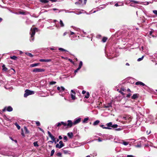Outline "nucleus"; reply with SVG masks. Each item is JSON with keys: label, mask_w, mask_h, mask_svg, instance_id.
<instances>
[{"label": "nucleus", "mask_w": 157, "mask_h": 157, "mask_svg": "<svg viewBox=\"0 0 157 157\" xmlns=\"http://www.w3.org/2000/svg\"><path fill=\"white\" fill-rule=\"evenodd\" d=\"M19 13L20 14L25 15V12H19Z\"/></svg>", "instance_id": "obj_47"}, {"label": "nucleus", "mask_w": 157, "mask_h": 157, "mask_svg": "<svg viewBox=\"0 0 157 157\" xmlns=\"http://www.w3.org/2000/svg\"><path fill=\"white\" fill-rule=\"evenodd\" d=\"M25 54L31 57H32L33 56V55L31 53L29 52H26L25 53Z\"/></svg>", "instance_id": "obj_30"}, {"label": "nucleus", "mask_w": 157, "mask_h": 157, "mask_svg": "<svg viewBox=\"0 0 157 157\" xmlns=\"http://www.w3.org/2000/svg\"><path fill=\"white\" fill-rule=\"evenodd\" d=\"M74 29L75 30H76L77 31H78L79 30V29H78V28H75V29Z\"/></svg>", "instance_id": "obj_64"}, {"label": "nucleus", "mask_w": 157, "mask_h": 157, "mask_svg": "<svg viewBox=\"0 0 157 157\" xmlns=\"http://www.w3.org/2000/svg\"><path fill=\"white\" fill-rule=\"evenodd\" d=\"M131 94H127L126 97L127 98H129L130 97V96H131Z\"/></svg>", "instance_id": "obj_53"}, {"label": "nucleus", "mask_w": 157, "mask_h": 157, "mask_svg": "<svg viewBox=\"0 0 157 157\" xmlns=\"http://www.w3.org/2000/svg\"><path fill=\"white\" fill-rule=\"evenodd\" d=\"M84 12H86L83 10H81L79 12H78L76 14H80L81 13H84Z\"/></svg>", "instance_id": "obj_36"}, {"label": "nucleus", "mask_w": 157, "mask_h": 157, "mask_svg": "<svg viewBox=\"0 0 157 157\" xmlns=\"http://www.w3.org/2000/svg\"><path fill=\"white\" fill-rule=\"evenodd\" d=\"M103 7H100L98 8H97V10H96L94 11L93 12V13H94L96 12L97 11H98L99 10H101V9H103Z\"/></svg>", "instance_id": "obj_23"}, {"label": "nucleus", "mask_w": 157, "mask_h": 157, "mask_svg": "<svg viewBox=\"0 0 157 157\" xmlns=\"http://www.w3.org/2000/svg\"><path fill=\"white\" fill-rule=\"evenodd\" d=\"M62 125H63L64 126H66L67 125V123L61 121L60 122L58 123L56 125L57 127H59Z\"/></svg>", "instance_id": "obj_12"}, {"label": "nucleus", "mask_w": 157, "mask_h": 157, "mask_svg": "<svg viewBox=\"0 0 157 157\" xmlns=\"http://www.w3.org/2000/svg\"><path fill=\"white\" fill-rule=\"evenodd\" d=\"M34 146L35 147H38L39 146V145H38L37 144V141H35L33 143Z\"/></svg>", "instance_id": "obj_35"}, {"label": "nucleus", "mask_w": 157, "mask_h": 157, "mask_svg": "<svg viewBox=\"0 0 157 157\" xmlns=\"http://www.w3.org/2000/svg\"><path fill=\"white\" fill-rule=\"evenodd\" d=\"M126 66H129V64L128 63H126L125 64Z\"/></svg>", "instance_id": "obj_63"}, {"label": "nucleus", "mask_w": 157, "mask_h": 157, "mask_svg": "<svg viewBox=\"0 0 157 157\" xmlns=\"http://www.w3.org/2000/svg\"><path fill=\"white\" fill-rule=\"evenodd\" d=\"M135 84L137 85H140L142 86H145L147 87V86L146 85H145L144 83L140 81H138L136 82V83Z\"/></svg>", "instance_id": "obj_13"}, {"label": "nucleus", "mask_w": 157, "mask_h": 157, "mask_svg": "<svg viewBox=\"0 0 157 157\" xmlns=\"http://www.w3.org/2000/svg\"><path fill=\"white\" fill-rule=\"evenodd\" d=\"M39 61L41 62H49L51 61V59H39Z\"/></svg>", "instance_id": "obj_15"}, {"label": "nucleus", "mask_w": 157, "mask_h": 157, "mask_svg": "<svg viewBox=\"0 0 157 157\" xmlns=\"http://www.w3.org/2000/svg\"><path fill=\"white\" fill-rule=\"evenodd\" d=\"M86 95L85 96L84 98L87 99L90 96V94L89 92H87L86 93Z\"/></svg>", "instance_id": "obj_22"}, {"label": "nucleus", "mask_w": 157, "mask_h": 157, "mask_svg": "<svg viewBox=\"0 0 157 157\" xmlns=\"http://www.w3.org/2000/svg\"><path fill=\"white\" fill-rule=\"evenodd\" d=\"M67 34V32H65L63 34V36H65V35H66Z\"/></svg>", "instance_id": "obj_61"}, {"label": "nucleus", "mask_w": 157, "mask_h": 157, "mask_svg": "<svg viewBox=\"0 0 157 157\" xmlns=\"http://www.w3.org/2000/svg\"><path fill=\"white\" fill-rule=\"evenodd\" d=\"M36 124L37 126H40V122L38 121H36Z\"/></svg>", "instance_id": "obj_39"}, {"label": "nucleus", "mask_w": 157, "mask_h": 157, "mask_svg": "<svg viewBox=\"0 0 157 157\" xmlns=\"http://www.w3.org/2000/svg\"><path fill=\"white\" fill-rule=\"evenodd\" d=\"M131 2H132L135 3H139V2H137V1H134V0H131Z\"/></svg>", "instance_id": "obj_48"}, {"label": "nucleus", "mask_w": 157, "mask_h": 157, "mask_svg": "<svg viewBox=\"0 0 157 157\" xmlns=\"http://www.w3.org/2000/svg\"><path fill=\"white\" fill-rule=\"evenodd\" d=\"M117 143L121 144L125 146L129 144L128 142H125L124 141V140H123L119 141L117 142Z\"/></svg>", "instance_id": "obj_11"}, {"label": "nucleus", "mask_w": 157, "mask_h": 157, "mask_svg": "<svg viewBox=\"0 0 157 157\" xmlns=\"http://www.w3.org/2000/svg\"><path fill=\"white\" fill-rule=\"evenodd\" d=\"M38 128L40 130L42 131L43 133H44V131L40 127H38Z\"/></svg>", "instance_id": "obj_49"}, {"label": "nucleus", "mask_w": 157, "mask_h": 157, "mask_svg": "<svg viewBox=\"0 0 157 157\" xmlns=\"http://www.w3.org/2000/svg\"><path fill=\"white\" fill-rule=\"evenodd\" d=\"M38 29L36 28H35L33 29L32 28L31 29L30 31V34L31 35V37L30 38V41L32 42L34 40V36L35 35L36 31H37Z\"/></svg>", "instance_id": "obj_2"}, {"label": "nucleus", "mask_w": 157, "mask_h": 157, "mask_svg": "<svg viewBox=\"0 0 157 157\" xmlns=\"http://www.w3.org/2000/svg\"><path fill=\"white\" fill-rule=\"evenodd\" d=\"M86 91L83 90L82 91V93L83 94H85V93H86Z\"/></svg>", "instance_id": "obj_52"}, {"label": "nucleus", "mask_w": 157, "mask_h": 157, "mask_svg": "<svg viewBox=\"0 0 157 157\" xmlns=\"http://www.w3.org/2000/svg\"><path fill=\"white\" fill-rule=\"evenodd\" d=\"M56 155L58 156L61 157L62 154L60 152H58L56 154Z\"/></svg>", "instance_id": "obj_40"}, {"label": "nucleus", "mask_w": 157, "mask_h": 157, "mask_svg": "<svg viewBox=\"0 0 157 157\" xmlns=\"http://www.w3.org/2000/svg\"><path fill=\"white\" fill-rule=\"evenodd\" d=\"M48 142H51L52 143H53V142H55V143H56V142L53 141V140H52V141H48Z\"/></svg>", "instance_id": "obj_58"}, {"label": "nucleus", "mask_w": 157, "mask_h": 157, "mask_svg": "<svg viewBox=\"0 0 157 157\" xmlns=\"http://www.w3.org/2000/svg\"><path fill=\"white\" fill-rule=\"evenodd\" d=\"M59 50L60 51H65V52H67V51L63 48H59Z\"/></svg>", "instance_id": "obj_38"}, {"label": "nucleus", "mask_w": 157, "mask_h": 157, "mask_svg": "<svg viewBox=\"0 0 157 157\" xmlns=\"http://www.w3.org/2000/svg\"><path fill=\"white\" fill-rule=\"evenodd\" d=\"M59 24L61 27H63L64 26V24L63 23V21L61 20H60Z\"/></svg>", "instance_id": "obj_32"}, {"label": "nucleus", "mask_w": 157, "mask_h": 157, "mask_svg": "<svg viewBox=\"0 0 157 157\" xmlns=\"http://www.w3.org/2000/svg\"><path fill=\"white\" fill-rule=\"evenodd\" d=\"M15 125L17 127V128L18 130H19L20 128V126L17 124V122H16L14 123Z\"/></svg>", "instance_id": "obj_28"}, {"label": "nucleus", "mask_w": 157, "mask_h": 157, "mask_svg": "<svg viewBox=\"0 0 157 157\" xmlns=\"http://www.w3.org/2000/svg\"><path fill=\"white\" fill-rule=\"evenodd\" d=\"M62 139V137L61 136H59V139L60 140H61V139Z\"/></svg>", "instance_id": "obj_57"}, {"label": "nucleus", "mask_w": 157, "mask_h": 157, "mask_svg": "<svg viewBox=\"0 0 157 157\" xmlns=\"http://www.w3.org/2000/svg\"><path fill=\"white\" fill-rule=\"evenodd\" d=\"M152 31H150L149 32V34L148 35V36L151 38V36L152 37H155V36L152 35Z\"/></svg>", "instance_id": "obj_19"}, {"label": "nucleus", "mask_w": 157, "mask_h": 157, "mask_svg": "<svg viewBox=\"0 0 157 157\" xmlns=\"http://www.w3.org/2000/svg\"><path fill=\"white\" fill-rule=\"evenodd\" d=\"M88 119H89V118L88 117L85 118L84 119V120H83V121H82V123H87V121H88Z\"/></svg>", "instance_id": "obj_24"}, {"label": "nucleus", "mask_w": 157, "mask_h": 157, "mask_svg": "<svg viewBox=\"0 0 157 157\" xmlns=\"http://www.w3.org/2000/svg\"><path fill=\"white\" fill-rule=\"evenodd\" d=\"M49 0H40V2L44 3H46L49 2Z\"/></svg>", "instance_id": "obj_33"}, {"label": "nucleus", "mask_w": 157, "mask_h": 157, "mask_svg": "<svg viewBox=\"0 0 157 157\" xmlns=\"http://www.w3.org/2000/svg\"><path fill=\"white\" fill-rule=\"evenodd\" d=\"M6 110L8 112H11L13 110V108L10 106L6 107L2 109V111L5 112Z\"/></svg>", "instance_id": "obj_8"}, {"label": "nucleus", "mask_w": 157, "mask_h": 157, "mask_svg": "<svg viewBox=\"0 0 157 157\" xmlns=\"http://www.w3.org/2000/svg\"><path fill=\"white\" fill-rule=\"evenodd\" d=\"M151 133V131H150L149 132H148V131H147V134H148V135L150 134Z\"/></svg>", "instance_id": "obj_60"}, {"label": "nucleus", "mask_w": 157, "mask_h": 157, "mask_svg": "<svg viewBox=\"0 0 157 157\" xmlns=\"http://www.w3.org/2000/svg\"><path fill=\"white\" fill-rule=\"evenodd\" d=\"M59 144L60 145H61V146H62V147H63L64 146V144L63 143V142L61 140L59 142Z\"/></svg>", "instance_id": "obj_43"}, {"label": "nucleus", "mask_w": 157, "mask_h": 157, "mask_svg": "<svg viewBox=\"0 0 157 157\" xmlns=\"http://www.w3.org/2000/svg\"><path fill=\"white\" fill-rule=\"evenodd\" d=\"M139 96V94H135L132 97V98L133 99H135L137 98Z\"/></svg>", "instance_id": "obj_16"}, {"label": "nucleus", "mask_w": 157, "mask_h": 157, "mask_svg": "<svg viewBox=\"0 0 157 157\" xmlns=\"http://www.w3.org/2000/svg\"><path fill=\"white\" fill-rule=\"evenodd\" d=\"M39 63H35L31 64L30 65V66L31 67H36L38 66L39 65Z\"/></svg>", "instance_id": "obj_17"}, {"label": "nucleus", "mask_w": 157, "mask_h": 157, "mask_svg": "<svg viewBox=\"0 0 157 157\" xmlns=\"http://www.w3.org/2000/svg\"><path fill=\"white\" fill-rule=\"evenodd\" d=\"M144 57V56H143L141 58H138L137 59V61H140L142 60L143 59Z\"/></svg>", "instance_id": "obj_41"}, {"label": "nucleus", "mask_w": 157, "mask_h": 157, "mask_svg": "<svg viewBox=\"0 0 157 157\" xmlns=\"http://www.w3.org/2000/svg\"><path fill=\"white\" fill-rule=\"evenodd\" d=\"M121 6V5H119L117 3H116L115 4V6Z\"/></svg>", "instance_id": "obj_55"}, {"label": "nucleus", "mask_w": 157, "mask_h": 157, "mask_svg": "<svg viewBox=\"0 0 157 157\" xmlns=\"http://www.w3.org/2000/svg\"><path fill=\"white\" fill-rule=\"evenodd\" d=\"M107 127H104L103 125H101L100 126L102 128H103L107 129H114L115 131H120L122 129L121 128H117L118 127V125L117 124H113L112 122H110L106 124Z\"/></svg>", "instance_id": "obj_1"}, {"label": "nucleus", "mask_w": 157, "mask_h": 157, "mask_svg": "<svg viewBox=\"0 0 157 157\" xmlns=\"http://www.w3.org/2000/svg\"><path fill=\"white\" fill-rule=\"evenodd\" d=\"M87 0H78L77 2H75V4H78L82 5H85L86 4Z\"/></svg>", "instance_id": "obj_6"}, {"label": "nucleus", "mask_w": 157, "mask_h": 157, "mask_svg": "<svg viewBox=\"0 0 157 157\" xmlns=\"http://www.w3.org/2000/svg\"><path fill=\"white\" fill-rule=\"evenodd\" d=\"M63 140H65L64 142L66 141L67 140V138L66 136H64L63 137Z\"/></svg>", "instance_id": "obj_45"}, {"label": "nucleus", "mask_w": 157, "mask_h": 157, "mask_svg": "<svg viewBox=\"0 0 157 157\" xmlns=\"http://www.w3.org/2000/svg\"><path fill=\"white\" fill-rule=\"evenodd\" d=\"M107 39V37H104L102 38V41L104 43L106 41Z\"/></svg>", "instance_id": "obj_34"}, {"label": "nucleus", "mask_w": 157, "mask_h": 157, "mask_svg": "<svg viewBox=\"0 0 157 157\" xmlns=\"http://www.w3.org/2000/svg\"><path fill=\"white\" fill-rule=\"evenodd\" d=\"M80 69L78 68L77 69H76L74 71L75 73L76 74L77 72H78V71Z\"/></svg>", "instance_id": "obj_50"}, {"label": "nucleus", "mask_w": 157, "mask_h": 157, "mask_svg": "<svg viewBox=\"0 0 157 157\" xmlns=\"http://www.w3.org/2000/svg\"><path fill=\"white\" fill-rule=\"evenodd\" d=\"M10 58L13 60H16L17 59V57L15 56H10Z\"/></svg>", "instance_id": "obj_29"}, {"label": "nucleus", "mask_w": 157, "mask_h": 157, "mask_svg": "<svg viewBox=\"0 0 157 157\" xmlns=\"http://www.w3.org/2000/svg\"><path fill=\"white\" fill-rule=\"evenodd\" d=\"M70 95L71 99L73 100H75L76 99L75 97V92L73 90H71Z\"/></svg>", "instance_id": "obj_5"}, {"label": "nucleus", "mask_w": 157, "mask_h": 157, "mask_svg": "<svg viewBox=\"0 0 157 157\" xmlns=\"http://www.w3.org/2000/svg\"><path fill=\"white\" fill-rule=\"evenodd\" d=\"M153 12L157 16V10H153Z\"/></svg>", "instance_id": "obj_46"}, {"label": "nucleus", "mask_w": 157, "mask_h": 157, "mask_svg": "<svg viewBox=\"0 0 157 157\" xmlns=\"http://www.w3.org/2000/svg\"><path fill=\"white\" fill-rule=\"evenodd\" d=\"M81 120V119L80 117H78L75 118L74 120V122H73V125H75L79 123L80 122Z\"/></svg>", "instance_id": "obj_9"}, {"label": "nucleus", "mask_w": 157, "mask_h": 157, "mask_svg": "<svg viewBox=\"0 0 157 157\" xmlns=\"http://www.w3.org/2000/svg\"><path fill=\"white\" fill-rule=\"evenodd\" d=\"M48 133L49 136L51 138V139L53 141L56 142V138L53 136L51 134V132L49 131H48Z\"/></svg>", "instance_id": "obj_10"}, {"label": "nucleus", "mask_w": 157, "mask_h": 157, "mask_svg": "<svg viewBox=\"0 0 157 157\" xmlns=\"http://www.w3.org/2000/svg\"><path fill=\"white\" fill-rule=\"evenodd\" d=\"M75 34V33L74 32H71V31L70 32V35H73V34Z\"/></svg>", "instance_id": "obj_54"}, {"label": "nucleus", "mask_w": 157, "mask_h": 157, "mask_svg": "<svg viewBox=\"0 0 157 157\" xmlns=\"http://www.w3.org/2000/svg\"><path fill=\"white\" fill-rule=\"evenodd\" d=\"M57 90L59 91V93H62L64 91L66 93L65 91H67V90L63 86H61L60 87L58 86L57 87Z\"/></svg>", "instance_id": "obj_4"}, {"label": "nucleus", "mask_w": 157, "mask_h": 157, "mask_svg": "<svg viewBox=\"0 0 157 157\" xmlns=\"http://www.w3.org/2000/svg\"><path fill=\"white\" fill-rule=\"evenodd\" d=\"M56 83V82L55 81H52L50 82V84L51 85H53L55 84Z\"/></svg>", "instance_id": "obj_42"}, {"label": "nucleus", "mask_w": 157, "mask_h": 157, "mask_svg": "<svg viewBox=\"0 0 157 157\" xmlns=\"http://www.w3.org/2000/svg\"><path fill=\"white\" fill-rule=\"evenodd\" d=\"M2 71H6L7 70V67H5V66L4 64H3L2 66Z\"/></svg>", "instance_id": "obj_20"}, {"label": "nucleus", "mask_w": 157, "mask_h": 157, "mask_svg": "<svg viewBox=\"0 0 157 157\" xmlns=\"http://www.w3.org/2000/svg\"><path fill=\"white\" fill-rule=\"evenodd\" d=\"M45 71V69L39 68H36L33 70V72H35L36 73L44 72Z\"/></svg>", "instance_id": "obj_7"}, {"label": "nucleus", "mask_w": 157, "mask_h": 157, "mask_svg": "<svg viewBox=\"0 0 157 157\" xmlns=\"http://www.w3.org/2000/svg\"><path fill=\"white\" fill-rule=\"evenodd\" d=\"M98 140L99 142H101L102 141V140H101L100 138H98Z\"/></svg>", "instance_id": "obj_59"}, {"label": "nucleus", "mask_w": 157, "mask_h": 157, "mask_svg": "<svg viewBox=\"0 0 157 157\" xmlns=\"http://www.w3.org/2000/svg\"><path fill=\"white\" fill-rule=\"evenodd\" d=\"M127 157H134V156L132 155H127Z\"/></svg>", "instance_id": "obj_51"}, {"label": "nucleus", "mask_w": 157, "mask_h": 157, "mask_svg": "<svg viewBox=\"0 0 157 157\" xmlns=\"http://www.w3.org/2000/svg\"><path fill=\"white\" fill-rule=\"evenodd\" d=\"M24 129H25V133H29V132L26 127H24Z\"/></svg>", "instance_id": "obj_44"}, {"label": "nucleus", "mask_w": 157, "mask_h": 157, "mask_svg": "<svg viewBox=\"0 0 157 157\" xmlns=\"http://www.w3.org/2000/svg\"><path fill=\"white\" fill-rule=\"evenodd\" d=\"M100 123V121L99 120H97L95 121L93 123V125L94 126H95L98 124Z\"/></svg>", "instance_id": "obj_18"}, {"label": "nucleus", "mask_w": 157, "mask_h": 157, "mask_svg": "<svg viewBox=\"0 0 157 157\" xmlns=\"http://www.w3.org/2000/svg\"><path fill=\"white\" fill-rule=\"evenodd\" d=\"M68 60H69V61H70L71 62V63H72V59H68Z\"/></svg>", "instance_id": "obj_62"}, {"label": "nucleus", "mask_w": 157, "mask_h": 157, "mask_svg": "<svg viewBox=\"0 0 157 157\" xmlns=\"http://www.w3.org/2000/svg\"><path fill=\"white\" fill-rule=\"evenodd\" d=\"M67 135L70 138H71L73 136V134L72 132H69L67 133Z\"/></svg>", "instance_id": "obj_21"}, {"label": "nucleus", "mask_w": 157, "mask_h": 157, "mask_svg": "<svg viewBox=\"0 0 157 157\" xmlns=\"http://www.w3.org/2000/svg\"><path fill=\"white\" fill-rule=\"evenodd\" d=\"M125 118V120H128L129 121H131L132 119V118L131 117H124Z\"/></svg>", "instance_id": "obj_25"}, {"label": "nucleus", "mask_w": 157, "mask_h": 157, "mask_svg": "<svg viewBox=\"0 0 157 157\" xmlns=\"http://www.w3.org/2000/svg\"><path fill=\"white\" fill-rule=\"evenodd\" d=\"M68 123L67 124V125L66 126H68L69 127H71L73 124V122H72V121L71 120H68L67 121Z\"/></svg>", "instance_id": "obj_14"}, {"label": "nucleus", "mask_w": 157, "mask_h": 157, "mask_svg": "<svg viewBox=\"0 0 157 157\" xmlns=\"http://www.w3.org/2000/svg\"><path fill=\"white\" fill-rule=\"evenodd\" d=\"M82 65V61H80V62L79 66H78V68L80 69H81V68Z\"/></svg>", "instance_id": "obj_27"}, {"label": "nucleus", "mask_w": 157, "mask_h": 157, "mask_svg": "<svg viewBox=\"0 0 157 157\" xmlns=\"http://www.w3.org/2000/svg\"><path fill=\"white\" fill-rule=\"evenodd\" d=\"M56 148H61L63 147L62 146H61V145H59V144H57L56 146Z\"/></svg>", "instance_id": "obj_26"}, {"label": "nucleus", "mask_w": 157, "mask_h": 157, "mask_svg": "<svg viewBox=\"0 0 157 157\" xmlns=\"http://www.w3.org/2000/svg\"><path fill=\"white\" fill-rule=\"evenodd\" d=\"M35 93L33 91H31L29 90H26L25 91V93L24 94V97H27L28 96L34 94Z\"/></svg>", "instance_id": "obj_3"}, {"label": "nucleus", "mask_w": 157, "mask_h": 157, "mask_svg": "<svg viewBox=\"0 0 157 157\" xmlns=\"http://www.w3.org/2000/svg\"><path fill=\"white\" fill-rule=\"evenodd\" d=\"M136 147H141V145L140 144H138L136 146Z\"/></svg>", "instance_id": "obj_56"}, {"label": "nucleus", "mask_w": 157, "mask_h": 157, "mask_svg": "<svg viewBox=\"0 0 157 157\" xmlns=\"http://www.w3.org/2000/svg\"><path fill=\"white\" fill-rule=\"evenodd\" d=\"M54 153H55L54 150V149L52 150L51 151V154H50L51 156H53V155Z\"/></svg>", "instance_id": "obj_37"}, {"label": "nucleus", "mask_w": 157, "mask_h": 157, "mask_svg": "<svg viewBox=\"0 0 157 157\" xmlns=\"http://www.w3.org/2000/svg\"><path fill=\"white\" fill-rule=\"evenodd\" d=\"M63 151V153L65 154H69V152H70L69 151L65 150L64 149H62Z\"/></svg>", "instance_id": "obj_31"}]
</instances>
